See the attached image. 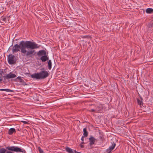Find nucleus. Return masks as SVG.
Masks as SVG:
<instances>
[{
	"label": "nucleus",
	"instance_id": "f257e3e1",
	"mask_svg": "<svg viewBox=\"0 0 153 153\" xmlns=\"http://www.w3.org/2000/svg\"><path fill=\"white\" fill-rule=\"evenodd\" d=\"M39 47L40 45L34 42L30 41H22L20 42L19 45H14L13 48H39Z\"/></svg>",
	"mask_w": 153,
	"mask_h": 153
},
{
	"label": "nucleus",
	"instance_id": "f03ea898",
	"mask_svg": "<svg viewBox=\"0 0 153 153\" xmlns=\"http://www.w3.org/2000/svg\"><path fill=\"white\" fill-rule=\"evenodd\" d=\"M7 60L8 63L10 65L14 64L16 62V60L15 59V57L12 54H10L8 56Z\"/></svg>",
	"mask_w": 153,
	"mask_h": 153
},
{
	"label": "nucleus",
	"instance_id": "7ed1b4c3",
	"mask_svg": "<svg viewBox=\"0 0 153 153\" xmlns=\"http://www.w3.org/2000/svg\"><path fill=\"white\" fill-rule=\"evenodd\" d=\"M6 149L12 151L19 152H23V151L20 148L18 147H16L14 146H8L6 147Z\"/></svg>",
	"mask_w": 153,
	"mask_h": 153
},
{
	"label": "nucleus",
	"instance_id": "20e7f679",
	"mask_svg": "<svg viewBox=\"0 0 153 153\" xmlns=\"http://www.w3.org/2000/svg\"><path fill=\"white\" fill-rule=\"evenodd\" d=\"M41 79H44L48 77L49 75L48 71H41L39 73Z\"/></svg>",
	"mask_w": 153,
	"mask_h": 153
},
{
	"label": "nucleus",
	"instance_id": "39448f33",
	"mask_svg": "<svg viewBox=\"0 0 153 153\" xmlns=\"http://www.w3.org/2000/svg\"><path fill=\"white\" fill-rule=\"evenodd\" d=\"M116 144L113 143L111 146H110L108 149H107L106 152L107 153H110L111 151L114 149L116 146Z\"/></svg>",
	"mask_w": 153,
	"mask_h": 153
},
{
	"label": "nucleus",
	"instance_id": "423d86ee",
	"mask_svg": "<svg viewBox=\"0 0 153 153\" xmlns=\"http://www.w3.org/2000/svg\"><path fill=\"white\" fill-rule=\"evenodd\" d=\"M9 18L8 17H1V23L4 24L6 23H9L8 22H7V20L8 21Z\"/></svg>",
	"mask_w": 153,
	"mask_h": 153
},
{
	"label": "nucleus",
	"instance_id": "0eeeda50",
	"mask_svg": "<svg viewBox=\"0 0 153 153\" xmlns=\"http://www.w3.org/2000/svg\"><path fill=\"white\" fill-rule=\"evenodd\" d=\"M16 76V75L15 74L10 73L9 74H7L5 77L6 79H8L15 78Z\"/></svg>",
	"mask_w": 153,
	"mask_h": 153
},
{
	"label": "nucleus",
	"instance_id": "6e6552de",
	"mask_svg": "<svg viewBox=\"0 0 153 153\" xmlns=\"http://www.w3.org/2000/svg\"><path fill=\"white\" fill-rule=\"evenodd\" d=\"M31 77L33 79H41L39 73L34 74L31 75Z\"/></svg>",
	"mask_w": 153,
	"mask_h": 153
},
{
	"label": "nucleus",
	"instance_id": "1a4fd4ad",
	"mask_svg": "<svg viewBox=\"0 0 153 153\" xmlns=\"http://www.w3.org/2000/svg\"><path fill=\"white\" fill-rule=\"evenodd\" d=\"M89 144L90 145H92L94 144V142H95V139L93 137H91L89 138Z\"/></svg>",
	"mask_w": 153,
	"mask_h": 153
},
{
	"label": "nucleus",
	"instance_id": "9d476101",
	"mask_svg": "<svg viewBox=\"0 0 153 153\" xmlns=\"http://www.w3.org/2000/svg\"><path fill=\"white\" fill-rule=\"evenodd\" d=\"M46 54V52L43 50L39 51L38 53V55L39 56L45 55Z\"/></svg>",
	"mask_w": 153,
	"mask_h": 153
},
{
	"label": "nucleus",
	"instance_id": "9b49d317",
	"mask_svg": "<svg viewBox=\"0 0 153 153\" xmlns=\"http://www.w3.org/2000/svg\"><path fill=\"white\" fill-rule=\"evenodd\" d=\"M48 59V56L45 55L43 56H42L41 58L40 59L43 62H45L46 60H47Z\"/></svg>",
	"mask_w": 153,
	"mask_h": 153
},
{
	"label": "nucleus",
	"instance_id": "f8f14e48",
	"mask_svg": "<svg viewBox=\"0 0 153 153\" xmlns=\"http://www.w3.org/2000/svg\"><path fill=\"white\" fill-rule=\"evenodd\" d=\"M15 129L13 128H10L9 130L8 134L10 135L12 134L14 132H15Z\"/></svg>",
	"mask_w": 153,
	"mask_h": 153
},
{
	"label": "nucleus",
	"instance_id": "ddd939ff",
	"mask_svg": "<svg viewBox=\"0 0 153 153\" xmlns=\"http://www.w3.org/2000/svg\"><path fill=\"white\" fill-rule=\"evenodd\" d=\"M65 150L68 153H74V152L71 149L68 147L66 148Z\"/></svg>",
	"mask_w": 153,
	"mask_h": 153
},
{
	"label": "nucleus",
	"instance_id": "4468645a",
	"mask_svg": "<svg viewBox=\"0 0 153 153\" xmlns=\"http://www.w3.org/2000/svg\"><path fill=\"white\" fill-rule=\"evenodd\" d=\"M137 102L138 104L140 105V106L143 104V102H142V97H141L140 99H137Z\"/></svg>",
	"mask_w": 153,
	"mask_h": 153
},
{
	"label": "nucleus",
	"instance_id": "2eb2a0df",
	"mask_svg": "<svg viewBox=\"0 0 153 153\" xmlns=\"http://www.w3.org/2000/svg\"><path fill=\"white\" fill-rule=\"evenodd\" d=\"M88 132L87 131V129L86 128H85L83 129V135L85 137H86L88 135Z\"/></svg>",
	"mask_w": 153,
	"mask_h": 153
},
{
	"label": "nucleus",
	"instance_id": "dca6fc26",
	"mask_svg": "<svg viewBox=\"0 0 153 153\" xmlns=\"http://www.w3.org/2000/svg\"><path fill=\"white\" fill-rule=\"evenodd\" d=\"M0 91H4L6 92H13V90H10L9 89H0Z\"/></svg>",
	"mask_w": 153,
	"mask_h": 153
},
{
	"label": "nucleus",
	"instance_id": "f3484780",
	"mask_svg": "<svg viewBox=\"0 0 153 153\" xmlns=\"http://www.w3.org/2000/svg\"><path fill=\"white\" fill-rule=\"evenodd\" d=\"M153 9L151 8H148L146 9V12L148 13H151L153 12Z\"/></svg>",
	"mask_w": 153,
	"mask_h": 153
},
{
	"label": "nucleus",
	"instance_id": "a211bd4d",
	"mask_svg": "<svg viewBox=\"0 0 153 153\" xmlns=\"http://www.w3.org/2000/svg\"><path fill=\"white\" fill-rule=\"evenodd\" d=\"M51 60H49L48 62V68L49 69H51Z\"/></svg>",
	"mask_w": 153,
	"mask_h": 153
},
{
	"label": "nucleus",
	"instance_id": "6ab92c4d",
	"mask_svg": "<svg viewBox=\"0 0 153 153\" xmlns=\"http://www.w3.org/2000/svg\"><path fill=\"white\" fill-rule=\"evenodd\" d=\"M6 151V149L4 148L0 149V153H5Z\"/></svg>",
	"mask_w": 153,
	"mask_h": 153
},
{
	"label": "nucleus",
	"instance_id": "aec40b11",
	"mask_svg": "<svg viewBox=\"0 0 153 153\" xmlns=\"http://www.w3.org/2000/svg\"><path fill=\"white\" fill-rule=\"evenodd\" d=\"M100 109H97V108H96V109L95 110L94 109H91V110L90 111H91L92 112H96L97 113L99 112V111H100Z\"/></svg>",
	"mask_w": 153,
	"mask_h": 153
},
{
	"label": "nucleus",
	"instance_id": "412c9836",
	"mask_svg": "<svg viewBox=\"0 0 153 153\" xmlns=\"http://www.w3.org/2000/svg\"><path fill=\"white\" fill-rule=\"evenodd\" d=\"M96 108H97V109H100V111H99V112H100L101 110L102 109V104H100L99 105L97 106Z\"/></svg>",
	"mask_w": 153,
	"mask_h": 153
},
{
	"label": "nucleus",
	"instance_id": "4be33fe9",
	"mask_svg": "<svg viewBox=\"0 0 153 153\" xmlns=\"http://www.w3.org/2000/svg\"><path fill=\"white\" fill-rule=\"evenodd\" d=\"M18 51H19V48H13V52L14 53V52Z\"/></svg>",
	"mask_w": 153,
	"mask_h": 153
},
{
	"label": "nucleus",
	"instance_id": "5701e85b",
	"mask_svg": "<svg viewBox=\"0 0 153 153\" xmlns=\"http://www.w3.org/2000/svg\"><path fill=\"white\" fill-rule=\"evenodd\" d=\"M25 48H21V51L22 52L25 53L26 52Z\"/></svg>",
	"mask_w": 153,
	"mask_h": 153
},
{
	"label": "nucleus",
	"instance_id": "b1692460",
	"mask_svg": "<svg viewBox=\"0 0 153 153\" xmlns=\"http://www.w3.org/2000/svg\"><path fill=\"white\" fill-rule=\"evenodd\" d=\"M39 150L40 153H43V150L41 149V148L40 147H39L38 148Z\"/></svg>",
	"mask_w": 153,
	"mask_h": 153
},
{
	"label": "nucleus",
	"instance_id": "393cba45",
	"mask_svg": "<svg viewBox=\"0 0 153 153\" xmlns=\"http://www.w3.org/2000/svg\"><path fill=\"white\" fill-rule=\"evenodd\" d=\"M17 78L19 79L20 82H22L23 81V80L22 79L21 77L18 76L17 77Z\"/></svg>",
	"mask_w": 153,
	"mask_h": 153
},
{
	"label": "nucleus",
	"instance_id": "a878e982",
	"mask_svg": "<svg viewBox=\"0 0 153 153\" xmlns=\"http://www.w3.org/2000/svg\"><path fill=\"white\" fill-rule=\"evenodd\" d=\"M21 122H22V123H23L24 124H28V123L26 121L21 120Z\"/></svg>",
	"mask_w": 153,
	"mask_h": 153
},
{
	"label": "nucleus",
	"instance_id": "bb28decb",
	"mask_svg": "<svg viewBox=\"0 0 153 153\" xmlns=\"http://www.w3.org/2000/svg\"><path fill=\"white\" fill-rule=\"evenodd\" d=\"M84 136H82V138H81V140L82 141V144H83V143H84V142H83V140H84Z\"/></svg>",
	"mask_w": 153,
	"mask_h": 153
},
{
	"label": "nucleus",
	"instance_id": "cd10ccee",
	"mask_svg": "<svg viewBox=\"0 0 153 153\" xmlns=\"http://www.w3.org/2000/svg\"><path fill=\"white\" fill-rule=\"evenodd\" d=\"M6 153H13L12 152L10 151H7L6 152Z\"/></svg>",
	"mask_w": 153,
	"mask_h": 153
},
{
	"label": "nucleus",
	"instance_id": "c85d7f7f",
	"mask_svg": "<svg viewBox=\"0 0 153 153\" xmlns=\"http://www.w3.org/2000/svg\"><path fill=\"white\" fill-rule=\"evenodd\" d=\"M74 153H81V152H76V151L74 150Z\"/></svg>",
	"mask_w": 153,
	"mask_h": 153
},
{
	"label": "nucleus",
	"instance_id": "c756f323",
	"mask_svg": "<svg viewBox=\"0 0 153 153\" xmlns=\"http://www.w3.org/2000/svg\"><path fill=\"white\" fill-rule=\"evenodd\" d=\"M81 147L82 148H83V146L81 145Z\"/></svg>",
	"mask_w": 153,
	"mask_h": 153
},
{
	"label": "nucleus",
	"instance_id": "7c9ffc66",
	"mask_svg": "<svg viewBox=\"0 0 153 153\" xmlns=\"http://www.w3.org/2000/svg\"><path fill=\"white\" fill-rule=\"evenodd\" d=\"M70 1H73L74 0H70Z\"/></svg>",
	"mask_w": 153,
	"mask_h": 153
},
{
	"label": "nucleus",
	"instance_id": "2f4dec72",
	"mask_svg": "<svg viewBox=\"0 0 153 153\" xmlns=\"http://www.w3.org/2000/svg\"><path fill=\"white\" fill-rule=\"evenodd\" d=\"M1 80H1V79H0V81H1Z\"/></svg>",
	"mask_w": 153,
	"mask_h": 153
}]
</instances>
